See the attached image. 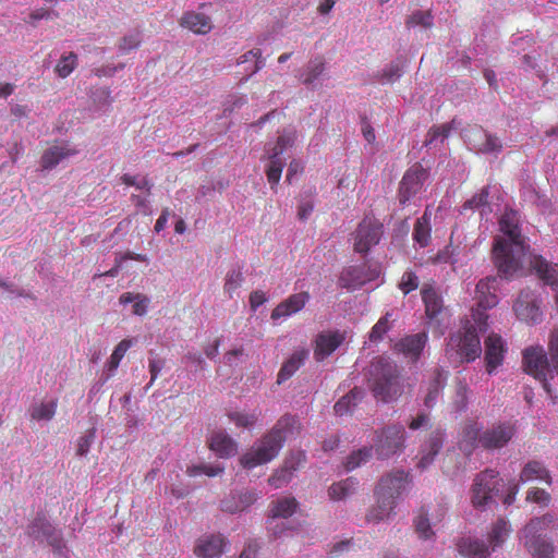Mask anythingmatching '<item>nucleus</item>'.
Wrapping results in <instances>:
<instances>
[{
  "instance_id": "7c9ffc66",
  "label": "nucleus",
  "mask_w": 558,
  "mask_h": 558,
  "mask_svg": "<svg viewBox=\"0 0 558 558\" xmlns=\"http://www.w3.org/2000/svg\"><path fill=\"white\" fill-rule=\"evenodd\" d=\"M28 534L35 538L46 537L52 539L50 544L52 546H60L61 538L54 536V527L45 517H37L28 525Z\"/></svg>"
},
{
  "instance_id": "774afa93",
  "label": "nucleus",
  "mask_w": 558,
  "mask_h": 558,
  "mask_svg": "<svg viewBox=\"0 0 558 558\" xmlns=\"http://www.w3.org/2000/svg\"><path fill=\"white\" fill-rule=\"evenodd\" d=\"M526 500L542 506H547L550 501V495L544 489L532 488L527 492Z\"/></svg>"
},
{
  "instance_id": "4468645a",
  "label": "nucleus",
  "mask_w": 558,
  "mask_h": 558,
  "mask_svg": "<svg viewBox=\"0 0 558 558\" xmlns=\"http://www.w3.org/2000/svg\"><path fill=\"white\" fill-rule=\"evenodd\" d=\"M427 175V171L420 163L413 165L405 171L400 182L398 194L401 205H405L411 198L421 192Z\"/></svg>"
},
{
  "instance_id": "412c9836",
  "label": "nucleus",
  "mask_w": 558,
  "mask_h": 558,
  "mask_svg": "<svg viewBox=\"0 0 558 558\" xmlns=\"http://www.w3.org/2000/svg\"><path fill=\"white\" fill-rule=\"evenodd\" d=\"M310 298V293L305 291L289 295L272 310L271 319L277 320L299 313L304 308Z\"/></svg>"
},
{
  "instance_id": "39448f33",
  "label": "nucleus",
  "mask_w": 558,
  "mask_h": 558,
  "mask_svg": "<svg viewBox=\"0 0 558 558\" xmlns=\"http://www.w3.org/2000/svg\"><path fill=\"white\" fill-rule=\"evenodd\" d=\"M498 279L490 276L481 279L475 289V298L477 300V308L473 311V319L481 331L487 329V310L495 307L498 304V296L496 294Z\"/></svg>"
},
{
  "instance_id": "4be33fe9",
  "label": "nucleus",
  "mask_w": 558,
  "mask_h": 558,
  "mask_svg": "<svg viewBox=\"0 0 558 558\" xmlns=\"http://www.w3.org/2000/svg\"><path fill=\"white\" fill-rule=\"evenodd\" d=\"M505 352V343L499 335L492 333L485 339V361L489 374L502 363Z\"/></svg>"
},
{
  "instance_id": "bb28decb",
  "label": "nucleus",
  "mask_w": 558,
  "mask_h": 558,
  "mask_svg": "<svg viewBox=\"0 0 558 558\" xmlns=\"http://www.w3.org/2000/svg\"><path fill=\"white\" fill-rule=\"evenodd\" d=\"M308 355L310 351L305 348L295 350L291 356L282 364L277 376V384L281 385L282 383L290 379L305 363V361L308 359Z\"/></svg>"
},
{
  "instance_id": "09e8293b",
  "label": "nucleus",
  "mask_w": 558,
  "mask_h": 558,
  "mask_svg": "<svg viewBox=\"0 0 558 558\" xmlns=\"http://www.w3.org/2000/svg\"><path fill=\"white\" fill-rule=\"evenodd\" d=\"M131 345L132 341L129 339H123L118 343L107 364L108 371L110 373L114 372L119 367L121 360L124 357L126 351L131 348Z\"/></svg>"
},
{
  "instance_id": "4d7b16f0",
  "label": "nucleus",
  "mask_w": 558,
  "mask_h": 558,
  "mask_svg": "<svg viewBox=\"0 0 558 558\" xmlns=\"http://www.w3.org/2000/svg\"><path fill=\"white\" fill-rule=\"evenodd\" d=\"M548 351L551 372L558 376V329H554L549 335Z\"/></svg>"
},
{
  "instance_id": "f704fd0d",
  "label": "nucleus",
  "mask_w": 558,
  "mask_h": 558,
  "mask_svg": "<svg viewBox=\"0 0 558 558\" xmlns=\"http://www.w3.org/2000/svg\"><path fill=\"white\" fill-rule=\"evenodd\" d=\"M299 507V502L294 497H282L271 502L270 517L272 519H288L293 515Z\"/></svg>"
},
{
  "instance_id": "20e7f679",
  "label": "nucleus",
  "mask_w": 558,
  "mask_h": 558,
  "mask_svg": "<svg viewBox=\"0 0 558 558\" xmlns=\"http://www.w3.org/2000/svg\"><path fill=\"white\" fill-rule=\"evenodd\" d=\"M554 523L551 514L532 519L523 529V544L532 558H554V546L543 538V533Z\"/></svg>"
},
{
  "instance_id": "8fccbe9b",
  "label": "nucleus",
  "mask_w": 558,
  "mask_h": 558,
  "mask_svg": "<svg viewBox=\"0 0 558 558\" xmlns=\"http://www.w3.org/2000/svg\"><path fill=\"white\" fill-rule=\"evenodd\" d=\"M244 281L243 274L240 269L228 271L223 284L225 292L232 298V294L241 287Z\"/></svg>"
},
{
  "instance_id": "b1692460",
  "label": "nucleus",
  "mask_w": 558,
  "mask_h": 558,
  "mask_svg": "<svg viewBox=\"0 0 558 558\" xmlns=\"http://www.w3.org/2000/svg\"><path fill=\"white\" fill-rule=\"evenodd\" d=\"M482 427L478 425L475 421H468L463 424L459 440H458V447L459 449L465 453L466 456H470L473 453V451L480 447V439L482 434Z\"/></svg>"
},
{
  "instance_id": "aec40b11",
  "label": "nucleus",
  "mask_w": 558,
  "mask_h": 558,
  "mask_svg": "<svg viewBox=\"0 0 558 558\" xmlns=\"http://www.w3.org/2000/svg\"><path fill=\"white\" fill-rule=\"evenodd\" d=\"M529 262L530 266L535 270L538 278L551 288H558V265L551 264L541 255L527 253L524 260Z\"/></svg>"
},
{
  "instance_id": "393cba45",
  "label": "nucleus",
  "mask_w": 558,
  "mask_h": 558,
  "mask_svg": "<svg viewBox=\"0 0 558 558\" xmlns=\"http://www.w3.org/2000/svg\"><path fill=\"white\" fill-rule=\"evenodd\" d=\"M447 378V371L439 367H436L432 371L428 381L426 383L427 392L424 397V404L427 408H433L436 404L442 389L446 386Z\"/></svg>"
},
{
  "instance_id": "72a5a7b5",
  "label": "nucleus",
  "mask_w": 558,
  "mask_h": 558,
  "mask_svg": "<svg viewBox=\"0 0 558 558\" xmlns=\"http://www.w3.org/2000/svg\"><path fill=\"white\" fill-rule=\"evenodd\" d=\"M356 486V478L348 477L345 480L333 483L328 488V496L331 500L335 501L343 500L355 493Z\"/></svg>"
},
{
  "instance_id": "ddd939ff",
  "label": "nucleus",
  "mask_w": 558,
  "mask_h": 558,
  "mask_svg": "<svg viewBox=\"0 0 558 558\" xmlns=\"http://www.w3.org/2000/svg\"><path fill=\"white\" fill-rule=\"evenodd\" d=\"M513 311L520 320L529 325H536L543 320L539 300L530 289H524L520 292L513 304Z\"/></svg>"
},
{
  "instance_id": "69168bd1",
  "label": "nucleus",
  "mask_w": 558,
  "mask_h": 558,
  "mask_svg": "<svg viewBox=\"0 0 558 558\" xmlns=\"http://www.w3.org/2000/svg\"><path fill=\"white\" fill-rule=\"evenodd\" d=\"M488 187H483L478 193H476L472 198L466 201L463 205V208L475 209L480 208L487 204L488 199Z\"/></svg>"
},
{
  "instance_id": "4c0bfd02",
  "label": "nucleus",
  "mask_w": 558,
  "mask_h": 558,
  "mask_svg": "<svg viewBox=\"0 0 558 558\" xmlns=\"http://www.w3.org/2000/svg\"><path fill=\"white\" fill-rule=\"evenodd\" d=\"M119 302L123 305L133 303L132 313L137 316H143L147 313L149 299L142 293L124 292L120 295Z\"/></svg>"
},
{
  "instance_id": "cd10ccee",
  "label": "nucleus",
  "mask_w": 558,
  "mask_h": 558,
  "mask_svg": "<svg viewBox=\"0 0 558 558\" xmlns=\"http://www.w3.org/2000/svg\"><path fill=\"white\" fill-rule=\"evenodd\" d=\"M422 300L425 305V314L432 319H437L445 310L441 295L429 284H424L422 290Z\"/></svg>"
},
{
  "instance_id": "f03ea898",
  "label": "nucleus",
  "mask_w": 558,
  "mask_h": 558,
  "mask_svg": "<svg viewBox=\"0 0 558 558\" xmlns=\"http://www.w3.org/2000/svg\"><path fill=\"white\" fill-rule=\"evenodd\" d=\"M367 381L375 399L383 402L395 401L403 393L399 366L388 357L376 356L372 361Z\"/></svg>"
},
{
  "instance_id": "a18cd8bd",
  "label": "nucleus",
  "mask_w": 558,
  "mask_h": 558,
  "mask_svg": "<svg viewBox=\"0 0 558 558\" xmlns=\"http://www.w3.org/2000/svg\"><path fill=\"white\" fill-rule=\"evenodd\" d=\"M509 533L508 522L504 519H498L496 523H494L492 527V532L489 533L488 539L493 549L497 546H500L505 538Z\"/></svg>"
},
{
  "instance_id": "79ce46f5",
  "label": "nucleus",
  "mask_w": 558,
  "mask_h": 558,
  "mask_svg": "<svg viewBox=\"0 0 558 558\" xmlns=\"http://www.w3.org/2000/svg\"><path fill=\"white\" fill-rule=\"evenodd\" d=\"M251 61H254V64L251 68L248 74L245 77H243V81H247L252 75H254L265 66V59L262 57V50L259 48H255L243 53L239 58L238 64Z\"/></svg>"
},
{
  "instance_id": "680f3d73",
  "label": "nucleus",
  "mask_w": 558,
  "mask_h": 558,
  "mask_svg": "<svg viewBox=\"0 0 558 558\" xmlns=\"http://www.w3.org/2000/svg\"><path fill=\"white\" fill-rule=\"evenodd\" d=\"M418 288V277L412 270L405 271L402 275L401 281L399 282V289L403 292V294H409L410 292L416 290Z\"/></svg>"
},
{
  "instance_id": "c85d7f7f",
  "label": "nucleus",
  "mask_w": 558,
  "mask_h": 558,
  "mask_svg": "<svg viewBox=\"0 0 558 558\" xmlns=\"http://www.w3.org/2000/svg\"><path fill=\"white\" fill-rule=\"evenodd\" d=\"M180 25L190 29L195 34L205 35L213 28L211 20L207 15L197 12H185L181 20Z\"/></svg>"
},
{
  "instance_id": "0eeeda50",
  "label": "nucleus",
  "mask_w": 558,
  "mask_h": 558,
  "mask_svg": "<svg viewBox=\"0 0 558 558\" xmlns=\"http://www.w3.org/2000/svg\"><path fill=\"white\" fill-rule=\"evenodd\" d=\"M384 233L383 223L374 217L366 216L356 227L353 233V248L361 254H367L377 245Z\"/></svg>"
},
{
  "instance_id": "a19ab883",
  "label": "nucleus",
  "mask_w": 558,
  "mask_h": 558,
  "mask_svg": "<svg viewBox=\"0 0 558 558\" xmlns=\"http://www.w3.org/2000/svg\"><path fill=\"white\" fill-rule=\"evenodd\" d=\"M462 555L468 558H487L488 549L484 542L478 539L465 538L459 545Z\"/></svg>"
},
{
  "instance_id": "3c124183",
  "label": "nucleus",
  "mask_w": 558,
  "mask_h": 558,
  "mask_svg": "<svg viewBox=\"0 0 558 558\" xmlns=\"http://www.w3.org/2000/svg\"><path fill=\"white\" fill-rule=\"evenodd\" d=\"M229 420L233 422L238 427L250 428L255 425L258 421V415L255 413H244L240 411H233L228 414Z\"/></svg>"
},
{
  "instance_id": "473e14b6",
  "label": "nucleus",
  "mask_w": 558,
  "mask_h": 558,
  "mask_svg": "<svg viewBox=\"0 0 558 558\" xmlns=\"http://www.w3.org/2000/svg\"><path fill=\"white\" fill-rule=\"evenodd\" d=\"M430 216L425 211L414 223L412 233L413 241L421 247H426L430 242Z\"/></svg>"
},
{
  "instance_id": "6ab92c4d",
  "label": "nucleus",
  "mask_w": 558,
  "mask_h": 558,
  "mask_svg": "<svg viewBox=\"0 0 558 558\" xmlns=\"http://www.w3.org/2000/svg\"><path fill=\"white\" fill-rule=\"evenodd\" d=\"M344 333L336 331L319 332L315 339L314 356L320 362L331 355L344 341Z\"/></svg>"
},
{
  "instance_id": "423d86ee",
  "label": "nucleus",
  "mask_w": 558,
  "mask_h": 558,
  "mask_svg": "<svg viewBox=\"0 0 558 558\" xmlns=\"http://www.w3.org/2000/svg\"><path fill=\"white\" fill-rule=\"evenodd\" d=\"M522 355L524 371L541 380L543 388L550 393L548 378H554L555 373L551 372V365L544 348L542 345L529 347L524 349Z\"/></svg>"
},
{
  "instance_id": "c03bdc74",
  "label": "nucleus",
  "mask_w": 558,
  "mask_h": 558,
  "mask_svg": "<svg viewBox=\"0 0 558 558\" xmlns=\"http://www.w3.org/2000/svg\"><path fill=\"white\" fill-rule=\"evenodd\" d=\"M268 158L269 165L266 169V175L271 189L276 190L281 179L284 161L280 157H274L272 155H268Z\"/></svg>"
},
{
  "instance_id": "c9c22d12",
  "label": "nucleus",
  "mask_w": 558,
  "mask_h": 558,
  "mask_svg": "<svg viewBox=\"0 0 558 558\" xmlns=\"http://www.w3.org/2000/svg\"><path fill=\"white\" fill-rule=\"evenodd\" d=\"M376 497V506L369 509L366 514V520L372 523H379L380 521L388 519L396 507V502H392L383 496Z\"/></svg>"
},
{
  "instance_id": "f3484780",
  "label": "nucleus",
  "mask_w": 558,
  "mask_h": 558,
  "mask_svg": "<svg viewBox=\"0 0 558 558\" xmlns=\"http://www.w3.org/2000/svg\"><path fill=\"white\" fill-rule=\"evenodd\" d=\"M427 339L426 332L408 335L395 343L393 350L396 353L403 355L404 359L415 363L418 361Z\"/></svg>"
},
{
  "instance_id": "603ef678",
  "label": "nucleus",
  "mask_w": 558,
  "mask_h": 558,
  "mask_svg": "<svg viewBox=\"0 0 558 558\" xmlns=\"http://www.w3.org/2000/svg\"><path fill=\"white\" fill-rule=\"evenodd\" d=\"M444 439V432L439 429L435 430L429 435L422 450H425V452L436 457L442 448Z\"/></svg>"
},
{
  "instance_id": "2eb2a0df",
  "label": "nucleus",
  "mask_w": 558,
  "mask_h": 558,
  "mask_svg": "<svg viewBox=\"0 0 558 558\" xmlns=\"http://www.w3.org/2000/svg\"><path fill=\"white\" fill-rule=\"evenodd\" d=\"M230 546L229 541L221 534H207L195 542L193 553L198 558H220Z\"/></svg>"
},
{
  "instance_id": "a211bd4d",
  "label": "nucleus",
  "mask_w": 558,
  "mask_h": 558,
  "mask_svg": "<svg viewBox=\"0 0 558 558\" xmlns=\"http://www.w3.org/2000/svg\"><path fill=\"white\" fill-rule=\"evenodd\" d=\"M305 459L303 451L291 453L286 458L283 465L268 478L269 485L276 489L287 485L292 480L293 472L305 462Z\"/></svg>"
},
{
  "instance_id": "9b49d317",
  "label": "nucleus",
  "mask_w": 558,
  "mask_h": 558,
  "mask_svg": "<svg viewBox=\"0 0 558 558\" xmlns=\"http://www.w3.org/2000/svg\"><path fill=\"white\" fill-rule=\"evenodd\" d=\"M498 472L485 470L478 473L472 487V505L475 508H484L493 499V493L498 490Z\"/></svg>"
},
{
  "instance_id": "1a4fd4ad",
  "label": "nucleus",
  "mask_w": 558,
  "mask_h": 558,
  "mask_svg": "<svg viewBox=\"0 0 558 558\" xmlns=\"http://www.w3.org/2000/svg\"><path fill=\"white\" fill-rule=\"evenodd\" d=\"M449 344L456 347L461 359L466 362L474 361L482 352L477 329L470 322L462 327L458 335L450 338Z\"/></svg>"
},
{
  "instance_id": "e433bc0d",
  "label": "nucleus",
  "mask_w": 558,
  "mask_h": 558,
  "mask_svg": "<svg viewBox=\"0 0 558 558\" xmlns=\"http://www.w3.org/2000/svg\"><path fill=\"white\" fill-rule=\"evenodd\" d=\"M364 397V390L359 387H354L351 389L345 396L340 398L335 407L333 410L337 415H344L351 411L352 408H354L359 401H361Z\"/></svg>"
},
{
  "instance_id": "13d9d810",
  "label": "nucleus",
  "mask_w": 558,
  "mask_h": 558,
  "mask_svg": "<svg viewBox=\"0 0 558 558\" xmlns=\"http://www.w3.org/2000/svg\"><path fill=\"white\" fill-rule=\"evenodd\" d=\"M408 26H423L426 28L433 25V14L428 11H415L407 19Z\"/></svg>"
},
{
  "instance_id": "6e6d98bb",
  "label": "nucleus",
  "mask_w": 558,
  "mask_h": 558,
  "mask_svg": "<svg viewBox=\"0 0 558 558\" xmlns=\"http://www.w3.org/2000/svg\"><path fill=\"white\" fill-rule=\"evenodd\" d=\"M458 255L457 248L451 243L440 250L434 257L430 258L433 264H456Z\"/></svg>"
},
{
  "instance_id": "052dcab7",
  "label": "nucleus",
  "mask_w": 558,
  "mask_h": 558,
  "mask_svg": "<svg viewBox=\"0 0 558 558\" xmlns=\"http://www.w3.org/2000/svg\"><path fill=\"white\" fill-rule=\"evenodd\" d=\"M414 525L417 534L420 537L427 539L429 538L434 533L430 529L429 520L427 518V514L423 511L418 513V515L414 520Z\"/></svg>"
},
{
  "instance_id": "ea45409f",
  "label": "nucleus",
  "mask_w": 558,
  "mask_h": 558,
  "mask_svg": "<svg viewBox=\"0 0 558 558\" xmlns=\"http://www.w3.org/2000/svg\"><path fill=\"white\" fill-rule=\"evenodd\" d=\"M393 314L392 312H387L383 317L378 319V322L372 327L368 333V340L371 342H379L384 339L385 335L392 328L393 326Z\"/></svg>"
},
{
  "instance_id": "338daca9",
  "label": "nucleus",
  "mask_w": 558,
  "mask_h": 558,
  "mask_svg": "<svg viewBox=\"0 0 558 558\" xmlns=\"http://www.w3.org/2000/svg\"><path fill=\"white\" fill-rule=\"evenodd\" d=\"M95 438V429L92 428L87 432V434L81 436L77 440L76 454L77 456H86L89 451L92 442Z\"/></svg>"
},
{
  "instance_id": "f257e3e1",
  "label": "nucleus",
  "mask_w": 558,
  "mask_h": 558,
  "mask_svg": "<svg viewBox=\"0 0 558 558\" xmlns=\"http://www.w3.org/2000/svg\"><path fill=\"white\" fill-rule=\"evenodd\" d=\"M499 228L504 236H498L494 241L493 260L498 274L511 279L522 270L530 246L525 245L521 234L517 211H506L499 219Z\"/></svg>"
},
{
  "instance_id": "0e129e2a",
  "label": "nucleus",
  "mask_w": 558,
  "mask_h": 558,
  "mask_svg": "<svg viewBox=\"0 0 558 558\" xmlns=\"http://www.w3.org/2000/svg\"><path fill=\"white\" fill-rule=\"evenodd\" d=\"M501 149H502V144H501L500 140L490 133H485V142L481 145L480 150L482 153L488 154V153H499Z\"/></svg>"
},
{
  "instance_id": "7ed1b4c3",
  "label": "nucleus",
  "mask_w": 558,
  "mask_h": 558,
  "mask_svg": "<svg viewBox=\"0 0 558 558\" xmlns=\"http://www.w3.org/2000/svg\"><path fill=\"white\" fill-rule=\"evenodd\" d=\"M296 424L292 415H284L277 421L275 426L262 438L260 444L241 458V464L245 469H253L267 463L276 458L283 446L287 432Z\"/></svg>"
},
{
  "instance_id": "6e6552de",
  "label": "nucleus",
  "mask_w": 558,
  "mask_h": 558,
  "mask_svg": "<svg viewBox=\"0 0 558 558\" xmlns=\"http://www.w3.org/2000/svg\"><path fill=\"white\" fill-rule=\"evenodd\" d=\"M375 452L379 459H388L404 447L405 430L401 425L387 426L376 432Z\"/></svg>"
},
{
  "instance_id": "5fc2aeb1",
  "label": "nucleus",
  "mask_w": 558,
  "mask_h": 558,
  "mask_svg": "<svg viewBox=\"0 0 558 558\" xmlns=\"http://www.w3.org/2000/svg\"><path fill=\"white\" fill-rule=\"evenodd\" d=\"M222 471L223 468H221L220 465L198 464L187 466L186 474L191 477H195L201 474H205L209 477H213L219 475Z\"/></svg>"
},
{
  "instance_id": "de8ad7c7",
  "label": "nucleus",
  "mask_w": 558,
  "mask_h": 558,
  "mask_svg": "<svg viewBox=\"0 0 558 558\" xmlns=\"http://www.w3.org/2000/svg\"><path fill=\"white\" fill-rule=\"evenodd\" d=\"M77 66V56L74 52H70L66 56H62L56 65V73L62 77H68L74 69Z\"/></svg>"
},
{
  "instance_id": "e2e57ef3",
  "label": "nucleus",
  "mask_w": 558,
  "mask_h": 558,
  "mask_svg": "<svg viewBox=\"0 0 558 558\" xmlns=\"http://www.w3.org/2000/svg\"><path fill=\"white\" fill-rule=\"evenodd\" d=\"M141 44V35L138 32L125 35L119 43V50L122 54L130 52L133 49H136Z\"/></svg>"
},
{
  "instance_id": "49530a36",
  "label": "nucleus",
  "mask_w": 558,
  "mask_h": 558,
  "mask_svg": "<svg viewBox=\"0 0 558 558\" xmlns=\"http://www.w3.org/2000/svg\"><path fill=\"white\" fill-rule=\"evenodd\" d=\"M373 454V447H364L357 451L352 452L344 464L347 471H352L359 468L362 463L367 462Z\"/></svg>"
},
{
  "instance_id": "c756f323",
  "label": "nucleus",
  "mask_w": 558,
  "mask_h": 558,
  "mask_svg": "<svg viewBox=\"0 0 558 558\" xmlns=\"http://www.w3.org/2000/svg\"><path fill=\"white\" fill-rule=\"evenodd\" d=\"M258 499L255 492H244L221 501V510L229 513L244 511Z\"/></svg>"
},
{
  "instance_id": "37998d69",
  "label": "nucleus",
  "mask_w": 558,
  "mask_h": 558,
  "mask_svg": "<svg viewBox=\"0 0 558 558\" xmlns=\"http://www.w3.org/2000/svg\"><path fill=\"white\" fill-rule=\"evenodd\" d=\"M57 400L35 404L31 410V417L35 421H50L57 411Z\"/></svg>"
},
{
  "instance_id": "dca6fc26",
  "label": "nucleus",
  "mask_w": 558,
  "mask_h": 558,
  "mask_svg": "<svg viewBox=\"0 0 558 558\" xmlns=\"http://www.w3.org/2000/svg\"><path fill=\"white\" fill-rule=\"evenodd\" d=\"M379 275L377 269H368L366 264L350 266L345 268L339 278L342 288L355 290L368 281L376 279Z\"/></svg>"
},
{
  "instance_id": "5701e85b",
  "label": "nucleus",
  "mask_w": 558,
  "mask_h": 558,
  "mask_svg": "<svg viewBox=\"0 0 558 558\" xmlns=\"http://www.w3.org/2000/svg\"><path fill=\"white\" fill-rule=\"evenodd\" d=\"M78 154V150L71 147L69 143L64 142L60 145H53L46 149L40 158V166L44 170H51L56 168L62 160L73 157Z\"/></svg>"
},
{
  "instance_id": "2f4dec72",
  "label": "nucleus",
  "mask_w": 558,
  "mask_h": 558,
  "mask_svg": "<svg viewBox=\"0 0 558 558\" xmlns=\"http://www.w3.org/2000/svg\"><path fill=\"white\" fill-rule=\"evenodd\" d=\"M535 480L545 482L548 485L551 484V477L548 470L541 462L531 461L523 468L520 474V481L525 483Z\"/></svg>"
},
{
  "instance_id": "864d4df0",
  "label": "nucleus",
  "mask_w": 558,
  "mask_h": 558,
  "mask_svg": "<svg viewBox=\"0 0 558 558\" xmlns=\"http://www.w3.org/2000/svg\"><path fill=\"white\" fill-rule=\"evenodd\" d=\"M295 142V133L294 132H288L284 134H281L275 146L268 151L269 155H272L274 157H280L283 151L291 147Z\"/></svg>"
},
{
  "instance_id": "a878e982",
  "label": "nucleus",
  "mask_w": 558,
  "mask_h": 558,
  "mask_svg": "<svg viewBox=\"0 0 558 558\" xmlns=\"http://www.w3.org/2000/svg\"><path fill=\"white\" fill-rule=\"evenodd\" d=\"M209 448L220 458H229L236 453V442L225 432H214L209 438Z\"/></svg>"
},
{
  "instance_id": "f8f14e48",
  "label": "nucleus",
  "mask_w": 558,
  "mask_h": 558,
  "mask_svg": "<svg viewBox=\"0 0 558 558\" xmlns=\"http://www.w3.org/2000/svg\"><path fill=\"white\" fill-rule=\"evenodd\" d=\"M411 483V475L403 470H393L384 475L375 490L376 496H383L396 502V499L407 489Z\"/></svg>"
},
{
  "instance_id": "bf43d9fd",
  "label": "nucleus",
  "mask_w": 558,
  "mask_h": 558,
  "mask_svg": "<svg viewBox=\"0 0 558 558\" xmlns=\"http://www.w3.org/2000/svg\"><path fill=\"white\" fill-rule=\"evenodd\" d=\"M451 131V125L449 123H445L441 125H434L427 133L425 145L430 146L433 145L438 138L441 140V142L449 136V133Z\"/></svg>"
},
{
  "instance_id": "9d476101",
  "label": "nucleus",
  "mask_w": 558,
  "mask_h": 558,
  "mask_svg": "<svg viewBox=\"0 0 558 558\" xmlns=\"http://www.w3.org/2000/svg\"><path fill=\"white\" fill-rule=\"evenodd\" d=\"M517 434V425L510 421L493 424L481 434L480 447L485 450H498L506 447Z\"/></svg>"
},
{
  "instance_id": "58836bf2",
  "label": "nucleus",
  "mask_w": 558,
  "mask_h": 558,
  "mask_svg": "<svg viewBox=\"0 0 558 558\" xmlns=\"http://www.w3.org/2000/svg\"><path fill=\"white\" fill-rule=\"evenodd\" d=\"M326 70V62L323 57L311 60L304 70L301 81L306 86H312L314 82L323 75Z\"/></svg>"
}]
</instances>
